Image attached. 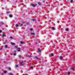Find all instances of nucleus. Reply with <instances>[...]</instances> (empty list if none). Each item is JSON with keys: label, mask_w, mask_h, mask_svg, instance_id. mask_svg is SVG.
<instances>
[{"label": "nucleus", "mask_w": 75, "mask_h": 75, "mask_svg": "<svg viewBox=\"0 0 75 75\" xmlns=\"http://www.w3.org/2000/svg\"><path fill=\"white\" fill-rule=\"evenodd\" d=\"M4 37H6V34L4 33L2 35V37L3 38H4Z\"/></svg>", "instance_id": "f257e3e1"}, {"label": "nucleus", "mask_w": 75, "mask_h": 75, "mask_svg": "<svg viewBox=\"0 0 75 75\" xmlns=\"http://www.w3.org/2000/svg\"><path fill=\"white\" fill-rule=\"evenodd\" d=\"M16 51L15 50L13 52V55L16 56Z\"/></svg>", "instance_id": "f03ea898"}, {"label": "nucleus", "mask_w": 75, "mask_h": 75, "mask_svg": "<svg viewBox=\"0 0 75 75\" xmlns=\"http://www.w3.org/2000/svg\"><path fill=\"white\" fill-rule=\"evenodd\" d=\"M21 66H23L24 65V63H23V62H21Z\"/></svg>", "instance_id": "7ed1b4c3"}, {"label": "nucleus", "mask_w": 75, "mask_h": 75, "mask_svg": "<svg viewBox=\"0 0 75 75\" xmlns=\"http://www.w3.org/2000/svg\"><path fill=\"white\" fill-rule=\"evenodd\" d=\"M63 58V57H61V56H60L59 57V59L60 60H62V59Z\"/></svg>", "instance_id": "20e7f679"}, {"label": "nucleus", "mask_w": 75, "mask_h": 75, "mask_svg": "<svg viewBox=\"0 0 75 75\" xmlns=\"http://www.w3.org/2000/svg\"><path fill=\"white\" fill-rule=\"evenodd\" d=\"M71 70H74V69H75V68L74 67H71Z\"/></svg>", "instance_id": "39448f33"}, {"label": "nucleus", "mask_w": 75, "mask_h": 75, "mask_svg": "<svg viewBox=\"0 0 75 75\" xmlns=\"http://www.w3.org/2000/svg\"><path fill=\"white\" fill-rule=\"evenodd\" d=\"M30 35H35V33H30Z\"/></svg>", "instance_id": "423d86ee"}, {"label": "nucleus", "mask_w": 75, "mask_h": 75, "mask_svg": "<svg viewBox=\"0 0 75 75\" xmlns=\"http://www.w3.org/2000/svg\"><path fill=\"white\" fill-rule=\"evenodd\" d=\"M11 44L12 45H14V43L13 42H11Z\"/></svg>", "instance_id": "0eeeda50"}, {"label": "nucleus", "mask_w": 75, "mask_h": 75, "mask_svg": "<svg viewBox=\"0 0 75 75\" xmlns=\"http://www.w3.org/2000/svg\"><path fill=\"white\" fill-rule=\"evenodd\" d=\"M38 4H39V5H41V3H40V2H38Z\"/></svg>", "instance_id": "6e6552de"}, {"label": "nucleus", "mask_w": 75, "mask_h": 75, "mask_svg": "<svg viewBox=\"0 0 75 75\" xmlns=\"http://www.w3.org/2000/svg\"><path fill=\"white\" fill-rule=\"evenodd\" d=\"M70 2L71 3H73V0H70Z\"/></svg>", "instance_id": "1a4fd4ad"}, {"label": "nucleus", "mask_w": 75, "mask_h": 75, "mask_svg": "<svg viewBox=\"0 0 75 75\" xmlns=\"http://www.w3.org/2000/svg\"><path fill=\"white\" fill-rule=\"evenodd\" d=\"M9 17H10V18H11V17H13V16L11 15H9Z\"/></svg>", "instance_id": "9d476101"}, {"label": "nucleus", "mask_w": 75, "mask_h": 75, "mask_svg": "<svg viewBox=\"0 0 75 75\" xmlns=\"http://www.w3.org/2000/svg\"><path fill=\"white\" fill-rule=\"evenodd\" d=\"M18 26H19V25H18V24H16V27H18Z\"/></svg>", "instance_id": "9b49d317"}, {"label": "nucleus", "mask_w": 75, "mask_h": 75, "mask_svg": "<svg viewBox=\"0 0 75 75\" xmlns=\"http://www.w3.org/2000/svg\"><path fill=\"white\" fill-rule=\"evenodd\" d=\"M32 7H35V5L34 4H32Z\"/></svg>", "instance_id": "f8f14e48"}, {"label": "nucleus", "mask_w": 75, "mask_h": 75, "mask_svg": "<svg viewBox=\"0 0 75 75\" xmlns=\"http://www.w3.org/2000/svg\"><path fill=\"white\" fill-rule=\"evenodd\" d=\"M67 74L68 75H69L70 74H71V73L70 72H68L67 73Z\"/></svg>", "instance_id": "ddd939ff"}, {"label": "nucleus", "mask_w": 75, "mask_h": 75, "mask_svg": "<svg viewBox=\"0 0 75 75\" xmlns=\"http://www.w3.org/2000/svg\"><path fill=\"white\" fill-rule=\"evenodd\" d=\"M51 29L52 30H55V28L52 27L51 28Z\"/></svg>", "instance_id": "4468645a"}, {"label": "nucleus", "mask_w": 75, "mask_h": 75, "mask_svg": "<svg viewBox=\"0 0 75 75\" xmlns=\"http://www.w3.org/2000/svg\"><path fill=\"white\" fill-rule=\"evenodd\" d=\"M32 21H36V20H35V19H32Z\"/></svg>", "instance_id": "2eb2a0df"}, {"label": "nucleus", "mask_w": 75, "mask_h": 75, "mask_svg": "<svg viewBox=\"0 0 75 75\" xmlns=\"http://www.w3.org/2000/svg\"><path fill=\"white\" fill-rule=\"evenodd\" d=\"M51 57H53L54 56V54L53 53H51Z\"/></svg>", "instance_id": "dca6fc26"}, {"label": "nucleus", "mask_w": 75, "mask_h": 75, "mask_svg": "<svg viewBox=\"0 0 75 75\" xmlns=\"http://www.w3.org/2000/svg\"><path fill=\"white\" fill-rule=\"evenodd\" d=\"M23 43H24V42L23 41H22L20 42V43L21 44H23Z\"/></svg>", "instance_id": "f3484780"}, {"label": "nucleus", "mask_w": 75, "mask_h": 75, "mask_svg": "<svg viewBox=\"0 0 75 75\" xmlns=\"http://www.w3.org/2000/svg\"><path fill=\"white\" fill-rule=\"evenodd\" d=\"M35 58H36L37 59H39V58H38V57H37V56H35Z\"/></svg>", "instance_id": "a211bd4d"}, {"label": "nucleus", "mask_w": 75, "mask_h": 75, "mask_svg": "<svg viewBox=\"0 0 75 75\" xmlns=\"http://www.w3.org/2000/svg\"><path fill=\"white\" fill-rule=\"evenodd\" d=\"M33 29H32V28H30V29H29V30H30V31H32V30H33Z\"/></svg>", "instance_id": "6ab92c4d"}, {"label": "nucleus", "mask_w": 75, "mask_h": 75, "mask_svg": "<svg viewBox=\"0 0 75 75\" xmlns=\"http://www.w3.org/2000/svg\"><path fill=\"white\" fill-rule=\"evenodd\" d=\"M19 58H21V55H19Z\"/></svg>", "instance_id": "aec40b11"}, {"label": "nucleus", "mask_w": 75, "mask_h": 75, "mask_svg": "<svg viewBox=\"0 0 75 75\" xmlns=\"http://www.w3.org/2000/svg\"><path fill=\"white\" fill-rule=\"evenodd\" d=\"M9 38H10V39H12V38H13V37H9Z\"/></svg>", "instance_id": "412c9836"}, {"label": "nucleus", "mask_w": 75, "mask_h": 75, "mask_svg": "<svg viewBox=\"0 0 75 75\" xmlns=\"http://www.w3.org/2000/svg\"><path fill=\"white\" fill-rule=\"evenodd\" d=\"M4 73L5 74V73H6L7 72V71H4Z\"/></svg>", "instance_id": "4be33fe9"}, {"label": "nucleus", "mask_w": 75, "mask_h": 75, "mask_svg": "<svg viewBox=\"0 0 75 75\" xmlns=\"http://www.w3.org/2000/svg\"><path fill=\"white\" fill-rule=\"evenodd\" d=\"M38 51L39 52H41V50H39Z\"/></svg>", "instance_id": "5701e85b"}, {"label": "nucleus", "mask_w": 75, "mask_h": 75, "mask_svg": "<svg viewBox=\"0 0 75 75\" xmlns=\"http://www.w3.org/2000/svg\"><path fill=\"white\" fill-rule=\"evenodd\" d=\"M21 51V50H17V51H18V52H19V51Z\"/></svg>", "instance_id": "b1692460"}, {"label": "nucleus", "mask_w": 75, "mask_h": 75, "mask_svg": "<svg viewBox=\"0 0 75 75\" xmlns=\"http://www.w3.org/2000/svg\"><path fill=\"white\" fill-rule=\"evenodd\" d=\"M20 25L21 26V27H23V24H20Z\"/></svg>", "instance_id": "393cba45"}, {"label": "nucleus", "mask_w": 75, "mask_h": 75, "mask_svg": "<svg viewBox=\"0 0 75 75\" xmlns=\"http://www.w3.org/2000/svg\"><path fill=\"white\" fill-rule=\"evenodd\" d=\"M66 31H68V28H66Z\"/></svg>", "instance_id": "a878e982"}, {"label": "nucleus", "mask_w": 75, "mask_h": 75, "mask_svg": "<svg viewBox=\"0 0 75 75\" xmlns=\"http://www.w3.org/2000/svg\"><path fill=\"white\" fill-rule=\"evenodd\" d=\"M8 69H9V70H11V68L10 67L8 68Z\"/></svg>", "instance_id": "bb28decb"}, {"label": "nucleus", "mask_w": 75, "mask_h": 75, "mask_svg": "<svg viewBox=\"0 0 75 75\" xmlns=\"http://www.w3.org/2000/svg\"><path fill=\"white\" fill-rule=\"evenodd\" d=\"M1 24H4V23H3V22H1Z\"/></svg>", "instance_id": "cd10ccee"}, {"label": "nucleus", "mask_w": 75, "mask_h": 75, "mask_svg": "<svg viewBox=\"0 0 75 75\" xmlns=\"http://www.w3.org/2000/svg\"><path fill=\"white\" fill-rule=\"evenodd\" d=\"M28 57H32L31 56H28Z\"/></svg>", "instance_id": "c85d7f7f"}, {"label": "nucleus", "mask_w": 75, "mask_h": 75, "mask_svg": "<svg viewBox=\"0 0 75 75\" xmlns=\"http://www.w3.org/2000/svg\"><path fill=\"white\" fill-rule=\"evenodd\" d=\"M30 68H33V67L31 66L30 67Z\"/></svg>", "instance_id": "c756f323"}, {"label": "nucleus", "mask_w": 75, "mask_h": 75, "mask_svg": "<svg viewBox=\"0 0 75 75\" xmlns=\"http://www.w3.org/2000/svg\"><path fill=\"white\" fill-rule=\"evenodd\" d=\"M18 65H16V67H18Z\"/></svg>", "instance_id": "7c9ffc66"}, {"label": "nucleus", "mask_w": 75, "mask_h": 75, "mask_svg": "<svg viewBox=\"0 0 75 75\" xmlns=\"http://www.w3.org/2000/svg\"><path fill=\"white\" fill-rule=\"evenodd\" d=\"M5 48H7V46L6 45L5 46Z\"/></svg>", "instance_id": "2f4dec72"}, {"label": "nucleus", "mask_w": 75, "mask_h": 75, "mask_svg": "<svg viewBox=\"0 0 75 75\" xmlns=\"http://www.w3.org/2000/svg\"><path fill=\"white\" fill-rule=\"evenodd\" d=\"M59 21H57V23H59Z\"/></svg>", "instance_id": "473e14b6"}, {"label": "nucleus", "mask_w": 75, "mask_h": 75, "mask_svg": "<svg viewBox=\"0 0 75 75\" xmlns=\"http://www.w3.org/2000/svg\"><path fill=\"white\" fill-rule=\"evenodd\" d=\"M0 33H2V31H1V30H0Z\"/></svg>", "instance_id": "72a5a7b5"}, {"label": "nucleus", "mask_w": 75, "mask_h": 75, "mask_svg": "<svg viewBox=\"0 0 75 75\" xmlns=\"http://www.w3.org/2000/svg\"><path fill=\"white\" fill-rule=\"evenodd\" d=\"M9 13V11H7V13Z\"/></svg>", "instance_id": "f704fd0d"}, {"label": "nucleus", "mask_w": 75, "mask_h": 75, "mask_svg": "<svg viewBox=\"0 0 75 75\" xmlns=\"http://www.w3.org/2000/svg\"><path fill=\"white\" fill-rule=\"evenodd\" d=\"M18 49L19 50H20V48H19V47H18Z\"/></svg>", "instance_id": "c9c22d12"}, {"label": "nucleus", "mask_w": 75, "mask_h": 75, "mask_svg": "<svg viewBox=\"0 0 75 75\" xmlns=\"http://www.w3.org/2000/svg\"><path fill=\"white\" fill-rule=\"evenodd\" d=\"M25 22H23V23H25Z\"/></svg>", "instance_id": "e433bc0d"}, {"label": "nucleus", "mask_w": 75, "mask_h": 75, "mask_svg": "<svg viewBox=\"0 0 75 75\" xmlns=\"http://www.w3.org/2000/svg\"><path fill=\"white\" fill-rule=\"evenodd\" d=\"M16 48H17V46H16Z\"/></svg>", "instance_id": "4c0bfd02"}, {"label": "nucleus", "mask_w": 75, "mask_h": 75, "mask_svg": "<svg viewBox=\"0 0 75 75\" xmlns=\"http://www.w3.org/2000/svg\"><path fill=\"white\" fill-rule=\"evenodd\" d=\"M2 48H1V50H2Z\"/></svg>", "instance_id": "58836bf2"}, {"label": "nucleus", "mask_w": 75, "mask_h": 75, "mask_svg": "<svg viewBox=\"0 0 75 75\" xmlns=\"http://www.w3.org/2000/svg\"><path fill=\"white\" fill-rule=\"evenodd\" d=\"M36 44H37V43H36Z\"/></svg>", "instance_id": "ea45409f"}, {"label": "nucleus", "mask_w": 75, "mask_h": 75, "mask_svg": "<svg viewBox=\"0 0 75 75\" xmlns=\"http://www.w3.org/2000/svg\"><path fill=\"white\" fill-rule=\"evenodd\" d=\"M36 75H38V74H37Z\"/></svg>", "instance_id": "a19ab883"}]
</instances>
